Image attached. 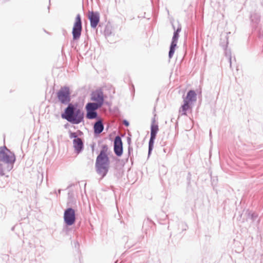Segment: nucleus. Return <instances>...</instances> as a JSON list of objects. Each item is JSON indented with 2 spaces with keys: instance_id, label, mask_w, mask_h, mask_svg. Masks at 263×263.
Instances as JSON below:
<instances>
[{
  "instance_id": "f257e3e1",
  "label": "nucleus",
  "mask_w": 263,
  "mask_h": 263,
  "mask_svg": "<svg viewBox=\"0 0 263 263\" xmlns=\"http://www.w3.org/2000/svg\"><path fill=\"white\" fill-rule=\"evenodd\" d=\"M16 160L14 154L6 146L0 147V176L5 175V172H10L13 167Z\"/></svg>"
},
{
  "instance_id": "f03ea898",
  "label": "nucleus",
  "mask_w": 263,
  "mask_h": 263,
  "mask_svg": "<svg viewBox=\"0 0 263 263\" xmlns=\"http://www.w3.org/2000/svg\"><path fill=\"white\" fill-rule=\"evenodd\" d=\"M62 119L73 124H79L84 120V112L77 103L69 104L61 114Z\"/></svg>"
},
{
  "instance_id": "7ed1b4c3",
  "label": "nucleus",
  "mask_w": 263,
  "mask_h": 263,
  "mask_svg": "<svg viewBox=\"0 0 263 263\" xmlns=\"http://www.w3.org/2000/svg\"><path fill=\"white\" fill-rule=\"evenodd\" d=\"M108 146L103 144L99 154L97 156L95 167L97 173L103 178L107 175L109 167L110 161L107 154Z\"/></svg>"
},
{
  "instance_id": "20e7f679",
  "label": "nucleus",
  "mask_w": 263,
  "mask_h": 263,
  "mask_svg": "<svg viewBox=\"0 0 263 263\" xmlns=\"http://www.w3.org/2000/svg\"><path fill=\"white\" fill-rule=\"evenodd\" d=\"M57 97L59 101L62 104L67 105L71 104L70 89L68 86H63L58 90Z\"/></svg>"
},
{
  "instance_id": "39448f33",
  "label": "nucleus",
  "mask_w": 263,
  "mask_h": 263,
  "mask_svg": "<svg viewBox=\"0 0 263 263\" xmlns=\"http://www.w3.org/2000/svg\"><path fill=\"white\" fill-rule=\"evenodd\" d=\"M100 107L94 103H87L85 107L86 111V118L89 120L97 119L100 118L97 110Z\"/></svg>"
},
{
  "instance_id": "423d86ee",
  "label": "nucleus",
  "mask_w": 263,
  "mask_h": 263,
  "mask_svg": "<svg viewBox=\"0 0 263 263\" xmlns=\"http://www.w3.org/2000/svg\"><path fill=\"white\" fill-rule=\"evenodd\" d=\"M82 30V23L81 16L80 14L76 16L75 22L72 28V34L73 40H77L80 39Z\"/></svg>"
},
{
  "instance_id": "0eeeda50",
  "label": "nucleus",
  "mask_w": 263,
  "mask_h": 263,
  "mask_svg": "<svg viewBox=\"0 0 263 263\" xmlns=\"http://www.w3.org/2000/svg\"><path fill=\"white\" fill-rule=\"evenodd\" d=\"M64 221L67 226L73 225L76 220L75 210L72 208L66 209L64 212Z\"/></svg>"
},
{
  "instance_id": "6e6552de",
  "label": "nucleus",
  "mask_w": 263,
  "mask_h": 263,
  "mask_svg": "<svg viewBox=\"0 0 263 263\" xmlns=\"http://www.w3.org/2000/svg\"><path fill=\"white\" fill-rule=\"evenodd\" d=\"M91 100L95 102L96 105L102 107L104 103V98L103 92L101 89L92 91L91 94Z\"/></svg>"
},
{
  "instance_id": "1a4fd4ad",
  "label": "nucleus",
  "mask_w": 263,
  "mask_h": 263,
  "mask_svg": "<svg viewBox=\"0 0 263 263\" xmlns=\"http://www.w3.org/2000/svg\"><path fill=\"white\" fill-rule=\"evenodd\" d=\"M90 21V26L92 28L95 29L100 22V14L98 11H89L87 15Z\"/></svg>"
},
{
  "instance_id": "9d476101",
  "label": "nucleus",
  "mask_w": 263,
  "mask_h": 263,
  "mask_svg": "<svg viewBox=\"0 0 263 263\" xmlns=\"http://www.w3.org/2000/svg\"><path fill=\"white\" fill-rule=\"evenodd\" d=\"M114 151L116 155L120 157L123 154V143L121 138L117 136L114 142Z\"/></svg>"
},
{
  "instance_id": "9b49d317",
  "label": "nucleus",
  "mask_w": 263,
  "mask_h": 263,
  "mask_svg": "<svg viewBox=\"0 0 263 263\" xmlns=\"http://www.w3.org/2000/svg\"><path fill=\"white\" fill-rule=\"evenodd\" d=\"M250 18L253 23V28H254V30L256 31L258 33V31L261 28H262V30H263V26L261 25L259 28H258V26H257L260 19V14L256 13L252 14L250 16Z\"/></svg>"
},
{
  "instance_id": "f8f14e48",
  "label": "nucleus",
  "mask_w": 263,
  "mask_h": 263,
  "mask_svg": "<svg viewBox=\"0 0 263 263\" xmlns=\"http://www.w3.org/2000/svg\"><path fill=\"white\" fill-rule=\"evenodd\" d=\"M97 121L93 124V133L95 135H98L100 134L104 130V124L100 119L99 118L97 119Z\"/></svg>"
},
{
  "instance_id": "ddd939ff",
  "label": "nucleus",
  "mask_w": 263,
  "mask_h": 263,
  "mask_svg": "<svg viewBox=\"0 0 263 263\" xmlns=\"http://www.w3.org/2000/svg\"><path fill=\"white\" fill-rule=\"evenodd\" d=\"M73 144L74 149L77 153L79 154L83 150L84 143L80 138L73 139Z\"/></svg>"
},
{
  "instance_id": "4468645a",
  "label": "nucleus",
  "mask_w": 263,
  "mask_h": 263,
  "mask_svg": "<svg viewBox=\"0 0 263 263\" xmlns=\"http://www.w3.org/2000/svg\"><path fill=\"white\" fill-rule=\"evenodd\" d=\"M172 27L173 29L174 30V32L171 43L177 44L178 38L179 37V33L181 31V25L180 23H178L177 29H175V27L173 24H172Z\"/></svg>"
},
{
  "instance_id": "2eb2a0df",
  "label": "nucleus",
  "mask_w": 263,
  "mask_h": 263,
  "mask_svg": "<svg viewBox=\"0 0 263 263\" xmlns=\"http://www.w3.org/2000/svg\"><path fill=\"white\" fill-rule=\"evenodd\" d=\"M156 115H154V118L152 119V123L151 125V136H157V134L159 130V127L158 124L156 123L155 117Z\"/></svg>"
},
{
  "instance_id": "dca6fc26",
  "label": "nucleus",
  "mask_w": 263,
  "mask_h": 263,
  "mask_svg": "<svg viewBox=\"0 0 263 263\" xmlns=\"http://www.w3.org/2000/svg\"><path fill=\"white\" fill-rule=\"evenodd\" d=\"M197 100V94L193 90H190L186 94V96L184 99V101L189 103L196 101Z\"/></svg>"
},
{
  "instance_id": "f3484780",
  "label": "nucleus",
  "mask_w": 263,
  "mask_h": 263,
  "mask_svg": "<svg viewBox=\"0 0 263 263\" xmlns=\"http://www.w3.org/2000/svg\"><path fill=\"white\" fill-rule=\"evenodd\" d=\"M191 108V103L187 102L186 101L183 100V104L182 105L181 107V110H180V112H181V115L186 116V111Z\"/></svg>"
},
{
  "instance_id": "a211bd4d",
  "label": "nucleus",
  "mask_w": 263,
  "mask_h": 263,
  "mask_svg": "<svg viewBox=\"0 0 263 263\" xmlns=\"http://www.w3.org/2000/svg\"><path fill=\"white\" fill-rule=\"evenodd\" d=\"M156 138V137H155V136H150V139H149V142H148V157H149L151 155L153 149L154 142H155V140Z\"/></svg>"
},
{
  "instance_id": "6ab92c4d",
  "label": "nucleus",
  "mask_w": 263,
  "mask_h": 263,
  "mask_svg": "<svg viewBox=\"0 0 263 263\" xmlns=\"http://www.w3.org/2000/svg\"><path fill=\"white\" fill-rule=\"evenodd\" d=\"M176 47L177 44L171 43L168 52V57L170 59H171L173 57Z\"/></svg>"
},
{
  "instance_id": "aec40b11",
  "label": "nucleus",
  "mask_w": 263,
  "mask_h": 263,
  "mask_svg": "<svg viewBox=\"0 0 263 263\" xmlns=\"http://www.w3.org/2000/svg\"><path fill=\"white\" fill-rule=\"evenodd\" d=\"M258 215L255 213H248V217L250 218L252 221H254L256 218H257Z\"/></svg>"
},
{
  "instance_id": "412c9836",
  "label": "nucleus",
  "mask_w": 263,
  "mask_h": 263,
  "mask_svg": "<svg viewBox=\"0 0 263 263\" xmlns=\"http://www.w3.org/2000/svg\"><path fill=\"white\" fill-rule=\"evenodd\" d=\"M69 138L70 139L73 138V139H76L77 138H79L78 136L77 133L72 132L71 130L69 131Z\"/></svg>"
},
{
  "instance_id": "4be33fe9",
  "label": "nucleus",
  "mask_w": 263,
  "mask_h": 263,
  "mask_svg": "<svg viewBox=\"0 0 263 263\" xmlns=\"http://www.w3.org/2000/svg\"><path fill=\"white\" fill-rule=\"evenodd\" d=\"M105 35L106 36H109L111 34V30L108 27H106L104 31Z\"/></svg>"
},
{
  "instance_id": "5701e85b",
  "label": "nucleus",
  "mask_w": 263,
  "mask_h": 263,
  "mask_svg": "<svg viewBox=\"0 0 263 263\" xmlns=\"http://www.w3.org/2000/svg\"><path fill=\"white\" fill-rule=\"evenodd\" d=\"M71 243L76 249H77L78 250L79 249L80 244L77 240H74Z\"/></svg>"
},
{
  "instance_id": "b1692460",
  "label": "nucleus",
  "mask_w": 263,
  "mask_h": 263,
  "mask_svg": "<svg viewBox=\"0 0 263 263\" xmlns=\"http://www.w3.org/2000/svg\"><path fill=\"white\" fill-rule=\"evenodd\" d=\"M226 39L227 40V42H226V44H223L222 42H221L220 43V45H221V46L223 47V48L224 49H226L227 47V45H228V37L226 36L225 37Z\"/></svg>"
},
{
  "instance_id": "393cba45",
  "label": "nucleus",
  "mask_w": 263,
  "mask_h": 263,
  "mask_svg": "<svg viewBox=\"0 0 263 263\" xmlns=\"http://www.w3.org/2000/svg\"><path fill=\"white\" fill-rule=\"evenodd\" d=\"M258 36L259 37H262L263 38V29L262 30V28H261L259 31H258Z\"/></svg>"
},
{
  "instance_id": "a878e982",
  "label": "nucleus",
  "mask_w": 263,
  "mask_h": 263,
  "mask_svg": "<svg viewBox=\"0 0 263 263\" xmlns=\"http://www.w3.org/2000/svg\"><path fill=\"white\" fill-rule=\"evenodd\" d=\"M123 124L126 126H128L129 125V123L128 121L126 120H124L123 121Z\"/></svg>"
},
{
  "instance_id": "bb28decb",
  "label": "nucleus",
  "mask_w": 263,
  "mask_h": 263,
  "mask_svg": "<svg viewBox=\"0 0 263 263\" xmlns=\"http://www.w3.org/2000/svg\"><path fill=\"white\" fill-rule=\"evenodd\" d=\"M132 151H133L132 147H131L130 145H128V154L130 155V152H132Z\"/></svg>"
},
{
  "instance_id": "cd10ccee",
  "label": "nucleus",
  "mask_w": 263,
  "mask_h": 263,
  "mask_svg": "<svg viewBox=\"0 0 263 263\" xmlns=\"http://www.w3.org/2000/svg\"><path fill=\"white\" fill-rule=\"evenodd\" d=\"M127 143H128V145H130V143H131V138H130V137H128L127 138Z\"/></svg>"
},
{
  "instance_id": "c85d7f7f",
  "label": "nucleus",
  "mask_w": 263,
  "mask_h": 263,
  "mask_svg": "<svg viewBox=\"0 0 263 263\" xmlns=\"http://www.w3.org/2000/svg\"><path fill=\"white\" fill-rule=\"evenodd\" d=\"M228 59H229V63H230V66L231 68V67H232V57H231V56H230L228 58Z\"/></svg>"
},
{
  "instance_id": "c756f323",
  "label": "nucleus",
  "mask_w": 263,
  "mask_h": 263,
  "mask_svg": "<svg viewBox=\"0 0 263 263\" xmlns=\"http://www.w3.org/2000/svg\"><path fill=\"white\" fill-rule=\"evenodd\" d=\"M166 151H167V149L166 148H163V152H164V153H166Z\"/></svg>"
},
{
  "instance_id": "7c9ffc66",
  "label": "nucleus",
  "mask_w": 263,
  "mask_h": 263,
  "mask_svg": "<svg viewBox=\"0 0 263 263\" xmlns=\"http://www.w3.org/2000/svg\"><path fill=\"white\" fill-rule=\"evenodd\" d=\"M87 45V43H86L85 42H84V46H86Z\"/></svg>"
},
{
  "instance_id": "2f4dec72",
  "label": "nucleus",
  "mask_w": 263,
  "mask_h": 263,
  "mask_svg": "<svg viewBox=\"0 0 263 263\" xmlns=\"http://www.w3.org/2000/svg\"><path fill=\"white\" fill-rule=\"evenodd\" d=\"M61 190L60 189L58 190V193H59V194H60V193H61Z\"/></svg>"
},
{
  "instance_id": "473e14b6",
  "label": "nucleus",
  "mask_w": 263,
  "mask_h": 263,
  "mask_svg": "<svg viewBox=\"0 0 263 263\" xmlns=\"http://www.w3.org/2000/svg\"><path fill=\"white\" fill-rule=\"evenodd\" d=\"M211 132L210 131V135L211 136Z\"/></svg>"
}]
</instances>
